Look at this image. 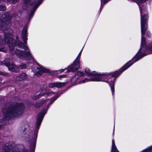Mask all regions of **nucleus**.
<instances>
[{
	"mask_svg": "<svg viewBox=\"0 0 152 152\" xmlns=\"http://www.w3.org/2000/svg\"><path fill=\"white\" fill-rule=\"evenodd\" d=\"M77 75L79 76H83L84 75V73L82 72L78 71L77 72Z\"/></svg>",
	"mask_w": 152,
	"mask_h": 152,
	"instance_id": "22",
	"label": "nucleus"
},
{
	"mask_svg": "<svg viewBox=\"0 0 152 152\" xmlns=\"http://www.w3.org/2000/svg\"><path fill=\"white\" fill-rule=\"evenodd\" d=\"M86 73L88 75L91 76H96L95 77L90 79L88 80L91 81H102L101 77L102 76V74H98L95 72H90L89 69L86 68L85 69ZM104 81V80H102Z\"/></svg>",
	"mask_w": 152,
	"mask_h": 152,
	"instance_id": "7",
	"label": "nucleus"
},
{
	"mask_svg": "<svg viewBox=\"0 0 152 152\" xmlns=\"http://www.w3.org/2000/svg\"><path fill=\"white\" fill-rule=\"evenodd\" d=\"M45 101H46V100H44L42 101L41 102V104H43V103H45Z\"/></svg>",
	"mask_w": 152,
	"mask_h": 152,
	"instance_id": "30",
	"label": "nucleus"
},
{
	"mask_svg": "<svg viewBox=\"0 0 152 152\" xmlns=\"http://www.w3.org/2000/svg\"><path fill=\"white\" fill-rule=\"evenodd\" d=\"M66 85L65 83H50L49 84V87L50 88H53L56 87L60 88Z\"/></svg>",
	"mask_w": 152,
	"mask_h": 152,
	"instance_id": "12",
	"label": "nucleus"
},
{
	"mask_svg": "<svg viewBox=\"0 0 152 152\" xmlns=\"http://www.w3.org/2000/svg\"><path fill=\"white\" fill-rule=\"evenodd\" d=\"M27 77V75L26 73H22L16 77V80L17 81H22L26 79Z\"/></svg>",
	"mask_w": 152,
	"mask_h": 152,
	"instance_id": "14",
	"label": "nucleus"
},
{
	"mask_svg": "<svg viewBox=\"0 0 152 152\" xmlns=\"http://www.w3.org/2000/svg\"><path fill=\"white\" fill-rule=\"evenodd\" d=\"M115 127V124H114L113 132V136H114V135Z\"/></svg>",
	"mask_w": 152,
	"mask_h": 152,
	"instance_id": "28",
	"label": "nucleus"
},
{
	"mask_svg": "<svg viewBox=\"0 0 152 152\" xmlns=\"http://www.w3.org/2000/svg\"><path fill=\"white\" fill-rule=\"evenodd\" d=\"M82 81L83 82V83H85V81L84 80H83Z\"/></svg>",
	"mask_w": 152,
	"mask_h": 152,
	"instance_id": "34",
	"label": "nucleus"
},
{
	"mask_svg": "<svg viewBox=\"0 0 152 152\" xmlns=\"http://www.w3.org/2000/svg\"><path fill=\"white\" fill-rule=\"evenodd\" d=\"M111 152H120L117 149L116 145L115 144V145H112V147H111Z\"/></svg>",
	"mask_w": 152,
	"mask_h": 152,
	"instance_id": "17",
	"label": "nucleus"
},
{
	"mask_svg": "<svg viewBox=\"0 0 152 152\" xmlns=\"http://www.w3.org/2000/svg\"><path fill=\"white\" fill-rule=\"evenodd\" d=\"M6 49L4 47L0 48V51H2L4 52H6Z\"/></svg>",
	"mask_w": 152,
	"mask_h": 152,
	"instance_id": "23",
	"label": "nucleus"
},
{
	"mask_svg": "<svg viewBox=\"0 0 152 152\" xmlns=\"http://www.w3.org/2000/svg\"><path fill=\"white\" fill-rule=\"evenodd\" d=\"M151 35L149 31H147L146 33V36L149 37L151 36Z\"/></svg>",
	"mask_w": 152,
	"mask_h": 152,
	"instance_id": "25",
	"label": "nucleus"
},
{
	"mask_svg": "<svg viewBox=\"0 0 152 152\" xmlns=\"http://www.w3.org/2000/svg\"><path fill=\"white\" fill-rule=\"evenodd\" d=\"M27 26H25L23 28L22 31V36L23 37V39L25 43L23 44L22 42H19L18 44V45L19 47L21 48H23L24 50H28V48L27 46L26 42L27 40Z\"/></svg>",
	"mask_w": 152,
	"mask_h": 152,
	"instance_id": "6",
	"label": "nucleus"
},
{
	"mask_svg": "<svg viewBox=\"0 0 152 152\" xmlns=\"http://www.w3.org/2000/svg\"><path fill=\"white\" fill-rule=\"evenodd\" d=\"M101 1H102L103 3L104 2V0H101Z\"/></svg>",
	"mask_w": 152,
	"mask_h": 152,
	"instance_id": "35",
	"label": "nucleus"
},
{
	"mask_svg": "<svg viewBox=\"0 0 152 152\" xmlns=\"http://www.w3.org/2000/svg\"><path fill=\"white\" fill-rule=\"evenodd\" d=\"M81 51H82V50L79 53L78 55L77 56L76 58V59L75 60V61H77L80 62V56L81 54Z\"/></svg>",
	"mask_w": 152,
	"mask_h": 152,
	"instance_id": "20",
	"label": "nucleus"
},
{
	"mask_svg": "<svg viewBox=\"0 0 152 152\" xmlns=\"http://www.w3.org/2000/svg\"><path fill=\"white\" fill-rule=\"evenodd\" d=\"M31 0H23V4L22 7L24 10H26L30 4H34L31 3Z\"/></svg>",
	"mask_w": 152,
	"mask_h": 152,
	"instance_id": "13",
	"label": "nucleus"
},
{
	"mask_svg": "<svg viewBox=\"0 0 152 152\" xmlns=\"http://www.w3.org/2000/svg\"><path fill=\"white\" fill-rule=\"evenodd\" d=\"M11 18L8 13L0 14V28L4 30L3 32L4 34V39L0 38V47L4 45L6 43H8L12 40L13 36L9 33L10 30V32L11 30L9 29L4 30L3 27V26H5L10 23Z\"/></svg>",
	"mask_w": 152,
	"mask_h": 152,
	"instance_id": "2",
	"label": "nucleus"
},
{
	"mask_svg": "<svg viewBox=\"0 0 152 152\" xmlns=\"http://www.w3.org/2000/svg\"><path fill=\"white\" fill-rule=\"evenodd\" d=\"M39 4H36L34 7L32 9V10L31 11V13L29 14V19H30L32 17L34 13L35 12V11L36 10V9L38 6Z\"/></svg>",
	"mask_w": 152,
	"mask_h": 152,
	"instance_id": "16",
	"label": "nucleus"
},
{
	"mask_svg": "<svg viewBox=\"0 0 152 152\" xmlns=\"http://www.w3.org/2000/svg\"><path fill=\"white\" fill-rule=\"evenodd\" d=\"M109 0H105V3L107 2Z\"/></svg>",
	"mask_w": 152,
	"mask_h": 152,
	"instance_id": "33",
	"label": "nucleus"
},
{
	"mask_svg": "<svg viewBox=\"0 0 152 152\" xmlns=\"http://www.w3.org/2000/svg\"><path fill=\"white\" fill-rule=\"evenodd\" d=\"M11 59H10L8 58H6L4 60V64L8 67V65H7V62L9 64H10V65H11L12 64V62H11Z\"/></svg>",
	"mask_w": 152,
	"mask_h": 152,
	"instance_id": "18",
	"label": "nucleus"
},
{
	"mask_svg": "<svg viewBox=\"0 0 152 152\" xmlns=\"http://www.w3.org/2000/svg\"><path fill=\"white\" fill-rule=\"evenodd\" d=\"M36 68L37 69L36 70L35 75L37 76H39L43 72H49L48 70L42 67L38 68L37 67Z\"/></svg>",
	"mask_w": 152,
	"mask_h": 152,
	"instance_id": "11",
	"label": "nucleus"
},
{
	"mask_svg": "<svg viewBox=\"0 0 152 152\" xmlns=\"http://www.w3.org/2000/svg\"><path fill=\"white\" fill-rule=\"evenodd\" d=\"M9 48L10 52L11 54H15L21 58L24 59L26 60H30L32 59V56L28 51H22L21 50L15 48L11 47H10Z\"/></svg>",
	"mask_w": 152,
	"mask_h": 152,
	"instance_id": "4",
	"label": "nucleus"
},
{
	"mask_svg": "<svg viewBox=\"0 0 152 152\" xmlns=\"http://www.w3.org/2000/svg\"><path fill=\"white\" fill-rule=\"evenodd\" d=\"M80 62L75 60L74 61L73 63L69 66L67 68V70L68 72H75L77 70L80 68Z\"/></svg>",
	"mask_w": 152,
	"mask_h": 152,
	"instance_id": "8",
	"label": "nucleus"
},
{
	"mask_svg": "<svg viewBox=\"0 0 152 152\" xmlns=\"http://www.w3.org/2000/svg\"><path fill=\"white\" fill-rule=\"evenodd\" d=\"M142 28L141 48L132 59L117 71L113 72H105V82L109 85L113 96L114 95L115 91V81L117 77L134 63L144 56L152 53V41L148 45H146L145 39L144 37L145 34Z\"/></svg>",
	"mask_w": 152,
	"mask_h": 152,
	"instance_id": "1",
	"label": "nucleus"
},
{
	"mask_svg": "<svg viewBox=\"0 0 152 152\" xmlns=\"http://www.w3.org/2000/svg\"><path fill=\"white\" fill-rule=\"evenodd\" d=\"M136 2L139 6L140 10V11L141 15V32H142V28H143V31H144V33L146 31L148 27L147 23L148 18V15L146 13L142 16L143 14V10L142 9V6L140 5V4L141 3V1L139 0H136Z\"/></svg>",
	"mask_w": 152,
	"mask_h": 152,
	"instance_id": "5",
	"label": "nucleus"
},
{
	"mask_svg": "<svg viewBox=\"0 0 152 152\" xmlns=\"http://www.w3.org/2000/svg\"><path fill=\"white\" fill-rule=\"evenodd\" d=\"M24 109L23 104L17 103L10 107L7 109H3L2 113L5 118H2L1 123L4 122V121L8 119L11 117L19 116L23 113Z\"/></svg>",
	"mask_w": 152,
	"mask_h": 152,
	"instance_id": "3",
	"label": "nucleus"
},
{
	"mask_svg": "<svg viewBox=\"0 0 152 152\" xmlns=\"http://www.w3.org/2000/svg\"><path fill=\"white\" fill-rule=\"evenodd\" d=\"M85 80H87V81H88V80L87 79H85Z\"/></svg>",
	"mask_w": 152,
	"mask_h": 152,
	"instance_id": "36",
	"label": "nucleus"
},
{
	"mask_svg": "<svg viewBox=\"0 0 152 152\" xmlns=\"http://www.w3.org/2000/svg\"><path fill=\"white\" fill-rule=\"evenodd\" d=\"M7 64L8 65V68L10 71L17 72L19 71V68L18 66L13 64L10 65V64L7 62Z\"/></svg>",
	"mask_w": 152,
	"mask_h": 152,
	"instance_id": "10",
	"label": "nucleus"
},
{
	"mask_svg": "<svg viewBox=\"0 0 152 152\" xmlns=\"http://www.w3.org/2000/svg\"><path fill=\"white\" fill-rule=\"evenodd\" d=\"M40 124H37L36 125V127L37 128V129H38L40 126Z\"/></svg>",
	"mask_w": 152,
	"mask_h": 152,
	"instance_id": "27",
	"label": "nucleus"
},
{
	"mask_svg": "<svg viewBox=\"0 0 152 152\" xmlns=\"http://www.w3.org/2000/svg\"><path fill=\"white\" fill-rule=\"evenodd\" d=\"M6 10V7L4 5L0 6V11H4Z\"/></svg>",
	"mask_w": 152,
	"mask_h": 152,
	"instance_id": "19",
	"label": "nucleus"
},
{
	"mask_svg": "<svg viewBox=\"0 0 152 152\" xmlns=\"http://www.w3.org/2000/svg\"><path fill=\"white\" fill-rule=\"evenodd\" d=\"M58 97V96H57V97H55V98H54V99L53 100V101H52V102H53V101H54V100H56V99L57 98V97Z\"/></svg>",
	"mask_w": 152,
	"mask_h": 152,
	"instance_id": "31",
	"label": "nucleus"
},
{
	"mask_svg": "<svg viewBox=\"0 0 152 152\" xmlns=\"http://www.w3.org/2000/svg\"><path fill=\"white\" fill-rule=\"evenodd\" d=\"M115 140L114 139H113L112 140V145H115Z\"/></svg>",
	"mask_w": 152,
	"mask_h": 152,
	"instance_id": "26",
	"label": "nucleus"
},
{
	"mask_svg": "<svg viewBox=\"0 0 152 152\" xmlns=\"http://www.w3.org/2000/svg\"><path fill=\"white\" fill-rule=\"evenodd\" d=\"M59 78H60V77H66L65 75H60V76H59Z\"/></svg>",
	"mask_w": 152,
	"mask_h": 152,
	"instance_id": "29",
	"label": "nucleus"
},
{
	"mask_svg": "<svg viewBox=\"0 0 152 152\" xmlns=\"http://www.w3.org/2000/svg\"><path fill=\"white\" fill-rule=\"evenodd\" d=\"M152 148V146L151 147H150V148H149L148 149H149V148ZM147 150H148V149H147ZM147 150V149H146V150H145H145ZM143 151H143L142 152H143ZM150 152H152V151H150Z\"/></svg>",
	"mask_w": 152,
	"mask_h": 152,
	"instance_id": "32",
	"label": "nucleus"
},
{
	"mask_svg": "<svg viewBox=\"0 0 152 152\" xmlns=\"http://www.w3.org/2000/svg\"><path fill=\"white\" fill-rule=\"evenodd\" d=\"M0 75H4L5 76H9V74L8 73H7L6 72H2L1 71H0Z\"/></svg>",
	"mask_w": 152,
	"mask_h": 152,
	"instance_id": "21",
	"label": "nucleus"
},
{
	"mask_svg": "<svg viewBox=\"0 0 152 152\" xmlns=\"http://www.w3.org/2000/svg\"><path fill=\"white\" fill-rule=\"evenodd\" d=\"M20 67L22 69H25L26 67V65L25 64H21Z\"/></svg>",
	"mask_w": 152,
	"mask_h": 152,
	"instance_id": "24",
	"label": "nucleus"
},
{
	"mask_svg": "<svg viewBox=\"0 0 152 152\" xmlns=\"http://www.w3.org/2000/svg\"><path fill=\"white\" fill-rule=\"evenodd\" d=\"M45 114L44 112H42L39 114L37 120V124H40L41 123Z\"/></svg>",
	"mask_w": 152,
	"mask_h": 152,
	"instance_id": "15",
	"label": "nucleus"
},
{
	"mask_svg": "<svg viewBox=\"0 0 152 152\" xmlns=\"http://www.w3.org/2000/svg\"><path fill=\"white\" fill-rule=\"evenodd\" d=\"M44 91V89H42L41 90V93L37 95H35L33 96V98L34 99H36L39 97H41L44 94H47L49 95L52 92L53 94H54L55 93L53 92H52L50 90H47L45 91V92H43V91Z\"/></svg>",
	"mask_w": 152,
	"mask_h": 152,
	"instance_id": "9",
	"label": "nucleus"
}]
</instances>
